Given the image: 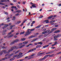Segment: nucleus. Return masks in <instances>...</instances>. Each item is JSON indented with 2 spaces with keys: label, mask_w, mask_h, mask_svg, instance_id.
<instances>
[{
  "label": "nucleus",
  "mask_w": 61,
  "mask_h": 61,
  "mask_svg": "<svg viewBox=\"0 0 61 61\" xmlns=\"http://www.w3.org/2000/svg\"><path fill=\"white\" fill-rule=\"evenodd\" d=\"M33 58V57H30L29 58H28V59H31V58Z\"/></svg>",
  "instance_id": "63"
},
{
  "label": "nucleus",
  "mask_w": 61,
  "mask_h": 61,
  "mask_svg": "<svg viewBox=\"0 0 61 61\" xmlns=\"http://www.w3.org/2000/svg\"><path fill=\"white\" fill-rule=\"evenodd\" d=\"M5 26L3 27V29H4L5 28H6V27H7V26H8V25H7V24H5Z\"/></svg>",
  "instance_id": "10"
},
{
  "label": "nucleus",
  "mask_w": 61,
  "mask_h": 61,
  "mask_svg": "<svg viewBox=\"0 0 61 61\" xmlns=\"http://www.w3.org/2000/svg\"><path fill=\"white\" fill-rule=\"evenodd\" d=\"M49 21L48 20H45V22L46 23H49Z\"/></svg>",
  "instance_id": "32"
},
{
  "label": "nucleus",
  "mask_w": 61,
  "mask_h": 61,
  "mask_svg": "<svg viewBox=\"0 0 61 61\" xmlns=\"http://www.w3.org/2000/svg\"><path fill=\"white\" fill-rule=\"evenodd\" d=\"M29 56H26L25 57V59L26 58H28V57H29Z\"/></svg>",
  "instance_id": "57"
},
{
  "label": "nucleus",
  "mask_w": 61,
  "mask_h": 61,
  "mask_svg": "<svg viewBox=\"0 0 61 61\" xmlns=\"http://www.w3.org/2000/svg\"><path fill=\"white\" fill-rule=\"evenodd\" d=\"M28 43V41H25L23 42V43L24 44H26L27 43Z\"/></svg>",
  "instance_id": "21"
},
{
  "label": "nucleus",
  "mask_w": 61,
  "mask_h": 61,
  "mask_svg": "<svg viewBox=\"0 0 61 61\" xmlns=\"http://www.w3.org/2000/svg\"><path fill=\"white\" fill-rule=\"evenodd\" d=\"M13 27V25H11L10 26V29H12V28Z\"/></svg>",
  "instance_id": "24"
},
{
  "label": "nucleus",
  "mask_w": 61,
  "mask_h": 61,
  "mask_svg": "<svg viewBox=\"0 0 61 61\" xmlns=\"http://www.w3.org/2000/svg\"><path fill=\"white\" fill-rule=\"evenodd\" d=\"M5 14H6V15H8V13H7V12H5Z\"/></svg>",
  "instance_id": "54"
},
{
  "label": "nucleus",
  "mask_w": 61,
  "mask_h": 61,
  "mask_svg": "<svg viewBox=\"0 0 61 61\" xmlns=\"http://www.w3.org/2000/svg\"><path fill=\"white\" fill-rule=\"evenodd\" d=\"M17 6L19 8H20V6H19V5H17Z\"/></svg>",
  "instance_id": "44"
},
{
  "label": "nucleus",
  "mask_w": 61,
  "mask_h": 61,
  "mask_svg": "<svg viewBox=\"0 0 61 61\" xmlns=\"http://www.w3.org/2000/svg\"><path fill=\"white\" fill-rule=\"evenodd\" d=\"M25 44H24L22 45L21 46L19 47V48H21L22 47H23L24 46H25Z\"/></svg>",
  "instance_id": "13"
},
{
  "label": "nucleus",
  "mask_w": 61,
  "mask_h": 61,
  "mask_svg": "<svg viewBox=\"0 0 61 61\" xmlns=\"http://www.w3.org/2000/svg\"><path fill=\"white\" fill-rule=\"evenodd\" d=\"M32 6L34 8H36V6H35V4H33L32 5Z\"/></svg>",
  "instance_id": "20"
},
{
  "label": "nucleus",
  "mask_w": 61,
  "mask_h": 61,
  "mask_svg": "<svg viewBox=\"0 0 61 61\" xmlns=\"http://www.w3.org/2000/svg\"><path fill=\"white\" fill-rule=\"evenodd\" d=\"M32 32L31 31H27L26 32H25V34H25V36H27L28 35H29Z\"/></svg>",
  "instance_id": "3"
},
{
  "label": "nucleus",
  "mask_w": 61,
  "mask_h": 61,
  "mask_svg": "<svg viewBox=\"0 0 61 61\" xmlns=\"http://www.w3.org/2000/svg\"><path fill=\"white\" fill-rule=\"evenodd\" d=\"M40 53V55H42V54H45V52H42Z\"/></svg>",
  "instance_id": "56"
},
{
  "label": "nucleus",
  "mask_w": 61,
  "mask_h": 61,
  "mask_svg": "<svg viewBox=\"0 0 61 61\" xmlns=\"http://www.w3.org/2000/svg\"><path fill=\"white\" fill-rule=\"evenodd\" d=\"M53 17V16H51L49 17L48 18L49 19H51V18H52V17Z\"/></svg>",
  "instance_id": "22"
},
{
  "label": "nucleus",
  "mask_w": 61,
  "mask_h": 61,
  "mask_svg": "<svg viewBox=\"0 0 61 61\" xmlns=\"http://www.w3.org/2000/svg\"><path fill=\"white\" fill-rule=\"evenodd\" d=\"M34 45H37V43H34Z\"/></svg>",
  "instance_id": "61"
},
{
  "label": "nucleus",
  "mask_w": 61,
  "mask_h": 61,
  "mask_svg": "<svg viewBox=\"0 0 61 61\" xmlns=\"http://www.w3.org/2000/svg\"><path fill=\"white\" fill-rule=\"evenodd\" d=\"M18 15H19V14L18 13L17 14L15 15H16V16Z\"/></svg>",
  "instance_id": "64"
},
{
  "label": "nucleus",
  "mask_w": 61,
  "mask_h": 61,
  "mask_svg": "<svg viewBox=\"0 0 61 61\" xmlns=\"http://www.w3.org/2000/svg\"><path fill=\"white\" fill-rule=\"evenodd\" d=\"M60 31L59 30H58L55 31V32H54V33H59V32H60Z\"/></svg>",
  "instance_id": "16"
},
{
  "label": "nucleus",
  "mask_w": 61,
  "mask_h": 61,
  "mask_svg": "<svg viewBox=\"0 0 61 61\" xmlns=\"http://www.w3.org/2000/svg\"><path fill=\"white\" fill-rule=\"evenodd\" d=\"M57 40H58V39L57 38L55 39H54V40L55 41H57Z\"/></svg>",
  "instance_id": "45"
},
{
  "label": "nucleus",
  "mask_w": 61,
  "mask_h": 61,
  "mask_svg": "<svg viewBox=\"0 0 61 61\" xmlns=\"http://www.w3.org/2000/svg\"><path fill=\"white\" fill-rule=\"evenodd\" d=\"M14 36V35L12 34L10 35L9 36H8V35H7L6 36H4V38H7L8 36V38H10V37H12V36Z\"/></svg>",
  "instance_id": "6"
},
{
  "label": "nucleus",
  "mask_w": 61,
  "mask_h": 61,
  "mask_svg": "<svg viewBox=\"0 0 61 61\" xmlns=\"http://www.w3.org/2000/svg\"><path fill=\"white\" fill-rule=\"evenodd\" d=\"M35 56V54H33L32 55H31L30 56H29V57H31V56Z\"/></svg>",
  "instance_id": "31"
},
{
  "label": "nucleus",
  "mask_w": 61,
  "mask_h": 61,
  "mask_svg": "<svg viewBox=\"0 0 61 61\" xmlns=\"http://www.w3.org/2000/svg\"><path fill=\"white\" fill-rule=\"evenodd\" d=\"M50 31V30H47L46 31V33H48V32H49V31Z\"/></svg>",
  "instance_id": "38"
},
{
  "label": "nucleus",
  "mask_w": 61,
  "mask_h": 61,
  "mask_svg": "<svg viewBox=\"0 0 61 61\" xmlns=\"http://www.w3.org/2000/svg\"><path fill=\"white\" fill-rule=\"evenodd\" d=\"M11 34H12V32H10L8 33V35H10Z\"/></svg>",
  "instance_id": "47"
},
{
  "label": "nucleus",
  "mask_w": 61,
  "mask_h": 61,
  "mask_svg": "<svg viewBox=\"0 0 61 61\" xmlns=\"http://www.w3.org/2000/svg\"><path fill=\"white\" fill-rule=\"evenodd\" d=\"M56 21L55 20H52L50 22V23H54V22H55Z\"/></svg>",
  "instance_id": "37"
},
{
  "label": "nucleus",
  "mask_w": 61,
  "mask_h": 61,
  "mask_svg": "<svg viewBox=\"0 0 61 61\" xmlns=\"http://www.w3.org/2000/svg\"><path fill=\"white\" fill-rule=\"evenodd\" d=\"M53 17V16H51L49 17L48 18L49 19H51V18H52V17Z\"/></svg>",
  "instance_id": "23"
},
{
  "label": "nucleus",
  "mask_w": 61,
  "mask_h": 61,
  "mask_svg": "<svg viewBox=\"0 0 61 61\" xmlns=\"http://www.w3.org/2000/svg\"><path fill=\"white\" fill-rule=\"evenodd\" d=\"M41 25H39L37 26L36 27V28H40V27H41Z\"/></svg>",
  "instance_id": "14"
},
{
  "label": "nucleus",
  "mask_w": 61,
  "mask_h": 61,
  "mask_svg": "<svg viewBox=\"0 0 61 61\" xmlns=\"http://www.w3.org/2000/svg\"><path fill=\"white\" fill-rule=\"evenodd\" d=\"M20 51L19 50H18L16 52H15V54H17V53H18V52H19V51Z\"/></svg>",
  "instance_id": "30"
},
{
  "label": "nucleus",
  "mask_w": 61,
  "mask_h": 61,
  "mask_svg": "<svg viewBox=\"0 0 61 61\" xmlns=\"http://www.w3.org/2000/svg\"><path fill=\"white\" fill-rule=\"evenodd\" d=\"M21 21H18L17 22V24H19V23H21Z\"/></svg>",
  "instance_id": "49"
},
{
  "label": "nucleus",
  "mask_w": 61,
  "mask_h": 61,
  "mask_svg": "<svg viewBox=\"0 0 61 61\" xmlns=\"http://www.w3.org/2000/svg\"><path fill=\"white\" fill-rule=\"evenodd\" d=\"M14 54V53H12L10 55V56H12Z\"/></svg>",
  "instance_id": "41"
},
{
  "label": "nucleus",
  "mask_w": 61,
  "mask_h": 61,
  "mask_svg": "<svg viewBox=\"0 0 61 61\" xmlns=\"http://www.w3.org/2000/svg\"><path fill=\"white\" fill-rule=\"evenodd\" d=\"M25 21H24L20 25V26H22L23 25V24L24 23H25Z\"/></svg>",
  "instance_id": "28"
},
{
  "label": "nucleus",
  "mask_w": 61,
  "mask_h": 61,
  "mask_svg": "<svg viewBox=\"0 0 61 61\" xmlns=\"http://www.w3.org/2000/svg\"><path fill=\"white\" fill-rule=\"evenodd\" d=\"M10 51H9V50H8V52L6 51L5 50H3L1 51V52L0 53V55H1L2 54H3V53H4L5 54H7L10 53Z\"/></svg>",
  "instance_id": "2"
},
{
  "label": "nucleus",
  "mask_w": 61,
  "mask_h": 61,
  "mask_svg": "<svg viewBox=\"0 0 61 61\" xmlns=\"http://www.w3.org/2000/svg\"><path fill=\"white\" fill-rule=\"evenodd\" d=\"M4 25V23H2V24H1V25H0H0Z\"/></svg>",
  "instance_id": "62"
},
{
  "label": "nucleus",
  "mask_w": 61,
  "mask_h": 61,
  "mask_svg": "<svg viewBox=\"0 0 61 61\" xmlns=\"http://www.w3.org/2000/svg\"><path fill=\"white\" fill-rule=\"evenodd\" d=\"M19 56L18 55H16L14 56V57H18Z\"/></svg>",
  "instance_id": "25"
},
{
  "label": "nucleus",
  "mask_w": 61,
  "mask_h": 61,
  "mask_svg": "<svg viewBox=\"0 0 61 61\" xmlns=\"http://www.w3.org/2000/svg\"><path fill=\"white\" fill-rule=\"evenodd\" d=\"M61 36V34H59L57 36V37H60V36Z\"/></svg>",
  "instance_id": "39"
},
{
  "label": "nucleus",
  "mask_w": 61,
  "mask_h": 61,
  "mask_svg": "<svg viewBox=\"0 0 61 61\" xmlns=\"http://www.w3.org/2000/svg\"><path fill=\"white\" fill-rule=\"evenodd\" d=\"M7 31V30H3V32H6Z\"/></svg>",
  "instance_id": "58"
},
{
  "label": "nucleus",
  "mask_w": 61,
  "mask_h": 61,
  "mask_svg": "<svg viewBox=\"0 0 61 61\" xmlns=\"http://www.w3.org/2000/svg\"><path fill=\"white\" fill-rule=\"evenodd\" d=\"M37 39V38H36L35 39H34L33 40H32L31 41V42H35V41H36V40Z\"/></svg>",
  "instance_id": "12"
},
{
  "label": "nucleus",
  "mask_w": 61,
  "mask_h": 61,
  "mask_svg": "<svg viewBox=\"0 0 61 61\" xmlns=\"http://www.w3.org/2000/svg\"><path fill=\"white\" fill-rule=\"evenodd\" d=\"M31 36V38H33V37H36V36L33 35H32Z\"/></svg>",
  "instance_id": "40"
},
{
  "label": "nucleus",
  "mask_w": 61,
  "mask_h": 61,
  "mask_svg": "<svg viewBox=\"0 0 61 61\" xmlns=\"http://www.w3.org/2000/svg\"><path fill=\"white\" fill-rule=\"evenodd\" d=\"M38 44H40L41 45H42V44H43V43H42V42L41 41V42H38Z\"/></svg>",
  "instance_id": "17"
},
{
  "label": "nucleus",
  "mask_w": 61,
  "mask_h": 61,
  "mask_svg": "<svg viewBox=\"0 0 61 61\" xmlns=\"http://www.w3.org/2000/svg\"><path fill=\"white\" fill-rule=\"evenodd\" d=\"M5 56H10V54L8 53V54H6L5 55Z\"/></svg>",
  "instance_id": "19"
},
{
  "label": "nucleus",
  "mask_w": 61,
  "mask_h": 61,
  "mask_svg": "<svg viewBox=\"0 0 61 61\" xmlns=\"http://www.w3.org/2000/svg\"><path fill=\"white\" fill-rule=\"evenodd\" d=\"M21 10H18L15 12H16V13H19L20 12H21Z\"/></svg>",
  "instance_id": "11"
},
{
  "label": "nucleus",
  "mask_w": 61,
  "mask_h": 61,
  "mask_svg": "<svg viewBox=\"0 0 61 61\" xmlns=\"http://www.w3.org/2000/svg\"><path fill=\"white\" fill-rule=\"evenodd\" d=\"M54 55V54H52L51 55H50L49 56V57H51L52 56H53V55Z\"/></svg>",
  "instance_id": "51"
},
{
  "label": "nucleus",
  "mask_w": 61,
  "mask_h": 61,
  "mask_svg": "<svg viewBox=\"0 0 61 61\" xmlns=\"http://www.w3.org/2000/svg\"><path fill=\"white\" fill-rule=\"evenodd\" d=\"M57 36H54V39H56V38H57Z\"/></svg>",
  "instance_id": "33"
},
{
  "label": "nucleus",
  "mask_w": 61,
  "mask_h": 61,
  "mask_svg": "<svg viewBox=\"0 0 61 61\" xmlns=\"http://www.w3.org/2000/svg\"><path fill=\"white\" fill-rule=\"evenodd\" d=\"M36 23V21H32V24H35Z\"/></svg>",
  "instance_id": "42"
},
{
  "label": "nucleus",
  "mask_w": 61,
  "mask_h": 61,
  "mask_svg": "<svg viewBox=\"0 0 61 61\" xmlns=\"http://www.w3.org/2000/svg\"><path fill=\"white\" fill-rule=\"evenodd\" d=\"M54 44H55V45H57V42H56V41H55V43Z\"/></svg>",
  "instance_id": "46"
},
{
  "label": "nucleus",
  "mask_w": 61,
  "mask_h": 61,
  "mask_svg": "<svg viewBox=\"0 0 61 61\" xmlns=\"http://www.w3.org/2000/svg\"><path fill=\"white\" fill-rule=\"evenodd\" d=\"M7 46H6V47H5L4 46H2V48H3V49H4V48H5H5H7Z\"/></svg>",
  "instance_id": "35"
},
{
  "label": "nucleus",
  "mask_w": 61,
  "mask_h": 61,
  "mask_svg": "<svg viewBox=\"0 0 61 61\" xmlns=\"http://www.w3.org/2000/svg\"><path fill=\"white\" fill-rule=\"evenodd\" d=\"M11 49L9 50V52H11L12 51H13L14 49H18L19 48V47H17L16 46H14L11 47Z\"/></svg>",
  "instance_id": "1"
},
{
  "label": "nucleus",
  "mask_w": 61,
  "mask_h": 61,
  "mask_svg": "<svg viewBox=\"0 0 61 61\" xmlns=\"http://www.w3.org/2000/svg\"><path fill=\"white\" fill-rule=\"evenodd\" d=\"M22 54H23V53H20L19 54V56H21L22 55Z\"/></svg>",
  "instance_id": "43"
},
{
  "label": "nucleus",
  "mask_w": 61,
  "mask_h": 61,
  "mask_svg": "<svg viewBox=\"0 0 61 61\" xmlns=\"http://www.w3.org/2000/svg\"><path fill=\"white\" fill-rule=\"evenodd\" d=\"M21 41H25V38H21Z\"/></svg>",
  "instance_id": "15"
},
{
  "label": "nucleus",
  "mask_w": 61,
  "mask_h": 61,
  "mask_svg": "<svg viewBox=\"0 0 61 61\" xmlns=\"http://www.w3.org/2000/svg\"><path fill=\"white\" fill-rule=\"evenodd\" d=\"M27 31H31V30L30 29H28L27 30Z\"/></svg>",
  "instance_id": "59"
},
{
  "label": "nucleus",
  "mask_w": 61,
  "mask_h": 61,
  "mask_svg": "<svg viewBox=\"0 0 61 61\" xmlns=\"http://www.w3.org/2000/svg\"><path fill=\"white\" fill-rule=\"evenodd\" d=\"M13 19H12V20H15V17H13Z\"/></svg>",
  "instance_id": "53"
},
{
  "label": "nucleus",
  "mask_w": 61,
  "mask_h": 61,
  "mask_svg": "<svg viewBox=\"0 0 61 61\" xmlns=\"http://www.w3.org/2000/svg\"><path fill=\"white\" fill-rule=\"evenodd\" d=\"M46 31H44L42 33V34H46Z\"/></svg>",
  "instance_id": "34"
},
{
  "label": "nucleus",
  "mask_w": 61,
  "mask_h": 61,
  "mask_svg": "<svg viewBox=\"0 0 61 61\" xmlns=\"http://www.w3.org/2000/svg\"><path fill=\"white\" fill-rule=\"evenodd\" d=\"M43 17V15H41L40 17H39V18H41Z\"/></svg>",
  "instance_id": "36"
},
{
  "label": "nucleus",
  "mask_w": 61,
  "mask_h": 61,
  "mask_svg": "<svg viewBox=\"0 0 61 61\" xmlns=\"http://www.w3.org/2000/svg\"><path fill=\"white\" fill-rule=\"evenodd\" d=\"M51 49H54V48H56V47H51Z\"/></svg>",
  "instance_id": "55"
},
{
  "label": "nucleus",
  "mask_w": 61,
  "mask_h": 61,
  "mask_svg": "<svg viewBox=\"0 0 61 61\" xmlns=\"http://www.w3.org/2000/svg\"><path fill=\"white\" fill-rule=\"evenodd\" d=\"M22 45V43H20L19 44V46H21V45Z\"/></svg>",
  "instance_id": "50"
},
{
  "label": "nucleus",
  "mask_w": 61,
  "mask_h": 61,
  "mask_svg": "<svg viewBox=\"0 0 61 61\" xmlns=\"http://www.w3.org/2000/svg\"><path fill=\"white\" fill-rule=\"evenodd\" d=\"M34 30H35V29H32L30 30V31H34Z\"/></svg>",
  "instance_id": "48"
},
{
  "label": "nucleus",
  "mask_w": 61,
  "mask_h": 61,
  "mask_svg": "<svg viewBox=\"0 0 61 61\" xmlns=\"http://www.w3.org/2000/svg\"><path fill=\"white\" fill-rule=\"evenodd\" d=\"M41 46L39 45L37 46L36 47V48H38V47L40 48V47H41Z\"/></svg>",
  "instance_id": "26"
},
{
  "label": "nucleus",
  "mask_w": 61,
  "mask_h": 61,
  "mask_svg": "<svg viewBox=\"0 0 61 61\" xmlns=\"http://www.w3.org/2000/svg\"><path fill=\"white\" fill-rule=\"evenodd\" d=\"M47 56L46 55L45 56H44L43 58H41L39 60L40 61H42L41 60H45L46 59V58L47 57Z\"/></svg>",
  "instance_id": "5"
},
{
  "label": "nucleus",
  "mask_w": 61,
  "mask_h": 61,
  "mask_svg": "<svg viewBox=\"0 0 61 61\" xmlns=\"http://www.w3.org/2000/svg\"><path fill=\"white\" fill-rule=\"evenodd\" d=\"M55 26L56 27H58V25H55Z\"/></svg>",
  "instance_id": "52"
},
{
  "label": "nucleus",
  "mask_w": 61,
  "mask_h": 61,
  "mask_svg": "<svg viewBox=\"0 0 61 61\" xmlns=\"http://www.w3.org/2000/svg\"><path fill=\"white\" fill-rule=\"evenodd\" d=\"M1 2H7V1L6 0H0Z\"/></svg>",
  "instance_id": "18"
},
{
  "label": "nucleus",
  "mask_w": 61,
  "mask_h": 61,
  "mask_svg": "<svg viewBox=\"0 0 61 61\" xmlns=\"http://www.w3.org/2000/svg\"><path fill=\"white\" fill-rule=\"evenodd\" d=\"M53 51H51L47 53H46V55H47L48 54H50V53L51 54H52V53H53Z\"/></svg>",
  "instance_id": "9"
},
{
  "label": "nucleus",
  "mask_w": 61,
  "mask_h": 61,
  "mask_svg": "<svg viewBox=\"0 0 61 61\" xmlns=\"http://www.w3.org/2000/svg\"><path fill=\"white\" fill-rule=\"evenodd\" d=\"M36 50V48H34L33 49H31L30 50H29L28 51V53H29V52H33V51Z\"/></svg>",
  "instance_id": "8"
},
{
  "label": "nucleus",
  "mask_w": 61,
  "mask_h": 61,
  "mask_svg": "<svg viewBox=\"0 0 61 61\" xmlns=\"http://www.w3.org/2000/svg\"><path fill=\"white\" fill-rule=\"evenodd\" d=\"M25 32V31H24L23 32H22L20 33V35H23V34H24V33Z\"/></svg>",
  "instance_id": "27"
},
{
  "label": "nucleus",
  "mask_w": 61,
  "mask_h": 61,
  "mask_svg": "<svg viewBox=\"0 0 61 61\" xmlns=\"http://www.w3.org/2000/svg\"><path fill=\"white\" fill-rule=\"evenodd\" d=\"M14 59H15V58H13L10 59V61H12V60H14Z\"/></svg>",
  "instance_id": "29"
},
{
  "label": "nucleus",
  "mask_w": 61,
  "mask_h": 61,
  "mask_svg": "<svg viewBox=\"0 0 61 61\" xmlns=\"http://www.w3.org/2000/svg\"><path fill=\"white\" fill-rule=\"evenodd\" d=\"M7 58H11V57L10 56H9L7 57Z\"/></svg>",
  "instance_id": "60"
},
{
  "label": "nucleus",
  "mask_w": 61,
  "mask_h": 61,
  "mask_svg": "<svg viewBox=\"0 0 61 61\" xmlns=\"http://www.w3.org/2000/svg\"><path fill=\"white\" fill-rule=\"evenodd\" d=\"M56 28H53L49 32V33L50 34V33H51L53 32L54 30H56Z\"/></svg>",
  "instance_id": "7"
},
{
  "label": "nucleus",
  "mask_w": 61,
  "mask_h": 61,
  "mask_svg": "<svg viewBox=\"0 0 61 61\" xmlns=\"http://www.w3.org/2000/svg\"><path fill=\"white\" fill-rule=\"evenodd\" d=\"M19 41V40L18 39H16L14 41H13V42L11 43L10 44V45H12V44H14L15 42H18V41Z\"/></svg>",
  "instance_id": "4"
}]
</instances>
